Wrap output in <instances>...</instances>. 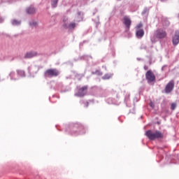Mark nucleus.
I'll use <instances>...</instances> for the list:
<instances>
[{
    "instance_id": "20",
    "label": "nucleus",
    "mask_w": 179,
    "mask_h": 179,
    "mask_svg": "<svg viewBox=\"0 0 179 179\" xmlns=\"http://www.w3.org/2000/svg\"><path fill=\"white\" fill-rule=\"evenodd\" d=\"M150 106L152 108H155V103H153L152 101L150 102Z\"/></svg>"
},
{
    "instance_id": "19",
    "label": "nucleus",
    "mask_w": 179,
    "mask_h": 179,
    "mask_svg": "<svg viewBox=\"0 0 179 179\" xmlns=\"http://www.w3.org/2000/svg\"><path fill=\"white\" fill-rule=\"evenodd\" d=\"M30 26H31V27H36L37 22H30Z\"/></svg>"
},
{
    "instance_id": "17",
    "label": "nucleus",
    "mask_w": 179,
    "mask_h": 179,
    "mask_svg": "<svg viewBox=\"0 0 179 179\" xmlns=\"http://www.w3.org/2000/svg\"><path fill=\"white\" fill-rule=\"evenodd\" d=\"M12 24H13V26H18V24H20V22L16 20H14L12 21Z\"/></svg>"
},
{
    "instance_id": "23",
    "label": "nucleus",
    "mask_w": 179,
    "mask_h": 179,
    "mask_svg": "<svg viewBox=\"0 0 179 179\" xmlns=\"http://www.w3.org/2000/svg\"><path fill=\"white\" fill-rule=\"evenodd\" d=\"M2 22H3V20H2V18L0 19V23H2Z\"/></svg>"
},
{
    "instance_id": "13",
    "label": "nucleus",
    "mask_w": 179,
    "mask_h": 179,
    "mask_svg": "<svg viewBox=\"0 0 179 179\" xmlns=\"http://www.w3.org/2000/svg\"><path fill=\"white\" fill-rule=\"evenodd\" d=\"M75 27H76V23L75 22H71L68 26V29H69L70 30H73Z\"/></svg>"
},
{
    "instance_id": "5",
    "label": "nucleus",
    "mask_w": 179,
    "mask_h": 179,
    "mask_svg": "<svg viewBox=\"0 0 179 179\" xmlns=\"http://www.w3.org/2000/svg\"><path fill=\"white\" fill-rule=\"evenodd\" d=\"M174 90V80H171L165 87V92L169 94L171 93Z\"/></svg>"
},
{
    "instance_id": "8",
    "label": "nucleus",
    "mask_w": 179,
    "mask_h": 179,
    "mask_svg": "<svg viewBox=\"0 0 179 179\" xmlns=\"http://www.w3.org/2000/svg\"><path fill=\"white\" fill-rule=\"evenodd\" d=\"M145 136L148 137L150 141H155V131L148 130L145 131Z\"/></svg>"
},
{
    "instance_id": "4",
    "label": "nucleus",
    "mask_w": 179,
    "mask_h": 179,
    "mask_svg": "<svg viewBox=\"0 0 179 179\" xmlns=\"http://www.w3.org/2000/svg\"><path fill=\"white\" fill-rule=\"evenodd\" d=\"M145 78L148 82H155L156 80V76H155V74L150 70L147 71Z\"/></svg>"
},
{
    "instance_id": "10",
    "label": "nucleus",
    "mask_w": 179,
    "mask_h": 179,
    "mask_svg": "<svg viewBox=\"0 0 179 179\" xmlns=\"http://www.w3.org/2000/svg\"><path fill=\"white\" fill-rule=\"evenodd\" d=\"M34 57H37V52L36 51L28 52L24 55V58L26 59L33 58Z\"/></svg>"
},
{
    "instance_id": "11",
    "label": "nucleus",
    "mask_w": 179,
    "mask_h": 179,
    "mask_svg": "<svg viewBox=\"0 0 179 179\" xmlns=\"http://www.w3.org/2000/svg\"><path fill=\"white\" fill-rule=\"evenodd\" d=\"M136 36L138 38H142L145 36V31L143 29H136Z\"/></svg>"
},
{
    "instance_id": "7",
    "label": "nucleus",
    "mask_w": 179,
    "mask_h": 179,
    "mask_svg": "<svg viewBox=\"0 0 179 179\" xmlns=\"http://www.w3.org/2000/svg\"><path fill=\"white\" fill-rule=\"evenodd\" d=\"M173 45H178L179 43V31L175 32V35L172 39Z\"/></svg>"
},
{
    "instance_id": "24",
    "label": "nucleus",
    "mask_w": 179,
    "mask_h": 179,
    "mask_svg": "<svg viewBox=\"0 0 179 179\" xmlns=\"http://www.w3.org/2000/svg\"><path fill=\"white\" fill-rule=\"evenodd\" d=\"M89 106V103H87V105H86V107H88Z\"/></svg>"
},
{
    "instance_id": "14",
    "label": "nucleus",
    "mask_w": 179,
    "mask_h": 179,
    "mask_svg": "<svg viewBox=\"0 0 179 179\" xmlns=\"http://www.w3.org/2000/svg\"><path fill=\"white\" fill-rule=\"evenodd\" d=\"M59 0H51V5L52 8H57V5H58Z\"/></svg>"
},
{
    "instance_id": "9",
    "label": "nucleus",
    "mask_w": 179,
    "mask_h": 179,
    "mask_svg": "<svg viewBox=\"0 0 179 179\" xmlns=\"http://www.w3.org/2000/svg\"><path fill=\"white\" fill-rule=\"evenodd\" d=\"M164 138V135L160 131H154V141L155 139H163Z\"/></svg>"
},
{
    "instance_id": "3",
    "label": "nucleus",
    "mask_w": 179,
    "mask_h": 179,
    "mask_svg": "<svg viewBox=\"0 0 179 179\" xmlns=\"http://www.w3.org/2000/svg\"><path fill=\"white\" fill-rule=\"evenodd\" d=\"M87 85L79 88L75 96H77L78 97H83V96H86V93H87Z\"/></svg>"
},
{
    "instance_id": "25",
    "label": "nucleus",
    "mask_w": 179,
    "mask_h": 179,
    "mask_svg": "<svg viewBox=\"0 0 179 179\" xmlns=\"http://www.w3.org/2000/svg\"><path fill=\"white\" fill-rule=\"evenodd\" d=\"M78 15H80V13H78Z\"/></svg>"
},
{
    "instance_id": "16",
    "label": "nucleus",
    "mask_w": 179,
    "mask_h": 179,
    "mask_svg": "<svg viewBox=\"0 0 179 179\" xmlns=\"http://www.w3.org/2000/svg\"><path fill=\"white\" fill-rule=\"evenodd\" d=\"M142 27H143V24H142V23H140L136 25V30H142Z\"/></svg>"
},
{
    "instance_id": "22",
    "label": "nucleus",
    "mask_w": 179,
    "mask_h": 179,
    "mask_svg": "<svg viewBox=\"0 0 179 179\" xmlns=\"http://www.w3.org/2000/svg\"><path fill=\"white\" fill-rule=\"evenodd\" d=\"M144 69H145V71H148V67L147 66H144Z\"/></svg>"
},
{
    "instance_id": "21",
    "label": "nucleus",
    "mask_w": 179,
    "mask_h": 179,
    "mask_svg": "<svg viewBox=\"0 0 179 179\" xmlns=\"http://www.w3.org/2000/svg\"><path fill=\"white\" fill-rule=\"evenodd\" d=\"M103 79H110V76H108V75H106V76L103 77Z\"/></svg>"
},
{
    "instance_id": "15",
    "label": "nucleus",
    "mask_w": 179,
    "mask_h": 179,
    "mask_svg": "<svg viewBox=\"0 0 179 179\" xmlns=\"http://www.w3.org/2000/svg\"><path fill=\"white\" fill-rule=\"evenodd\" d=\"M92 75H98L99 76H101L103 75V73L100 71L99 70H96L95 71H92Z\"/></svg>"
},
{
    "instance_id": "1",
    "label": "nucleus",
    "mask_w": 179,
    "mask_h": 179,
    "mask_svg": "<svg viewBox=\"0 0 179 179\" xmlns=\"http://www.w3.org/2000/svg\"><path fill=\"white\" fill-rule=\"evenodd\" d=\"M59 75V71L57 69H49L45 71V78H54Z\"/></svg>"
},
{
    "instance_id": "6",
    "label": "nucleus",
    "mask_w": 179,
    "mask_h": 179,
    "mask_svg": "<svg viewBox=\"0 0 179 179\" xmlns=\"http://www.w3.org/2000/svg\"><path fill=\"white\" fill-rule=\"evenodd\" d=\"M123 24H124V26H126L127 30H129V29L131 28V24H132V21L129 17L124 16L123 17Z\"/></svg>"
},
{
    "instance_id": "2",
    "label": "nucleus",
    "mask_w": 179,
    "mask_h": 179,
    "mask_svg": "<svg viewBox=\"0 0 179 179\" xmlns=\"http://www.w3.org/2000/svg\"><path fill=\"white\" fill-rule=\"evenodd\" d=\"M155 36L157 37V38H160V39L166 38L167 32L162 29H159L156 31Z\"/></svg>"
},
{
    "instance_id": "18",
    "label": "nucleus",
    "mask_w": 179,
    "mask_h": 179,
    "mask_svg": "<svg viewBox=\"0 0 179 179\" xmlns=\"http://www.w3.org/2000/svg\"><path fill=\"white\" fill-rule=\"evenodd\" d=\"M177 108V103H172L171 105V110H174Z\"/></svg>"
},
{
    "instance_id": "12",
    "label": "nucleus",
    "mask_w": 179,
    "mask_h": 179,
    "mask_svg": "<svg viewBox=\"0 0 179 179\" xmlns=\"http://www.w3.org/2000/svg\"><path fill=\"white\" fill-rule=\"evenodd\" d=\"M27 13L29 15H33L36 13V8H34V7H29L27 9Z\"/></svg>"
}]
</instances>
